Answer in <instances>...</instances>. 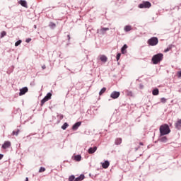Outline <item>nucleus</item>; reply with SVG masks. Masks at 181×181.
Listing matches in <instances>:
<instances>
[{
  "label": "nucleus",
  "mask_w": 181,
  "mask_h": 181,
  "mask_svg": "<svg viewBox=\"0 0 181 181\" xmlns=\"http://www.w3.org/2000/svg\"><path fill=\"white\" fill-rule=\"evenodd\" d=\"M4 36H6V32L2 31V32H1V37H4Z\"/></svg>",
  "instance_id": "obj_33"
},
{
  "label": "nucleus",
  "mask_w": 181,
  "mask_h": 181,
  "mask_svg": "<svg viewBox=\"0 0 181 181\" xmlns=\"http://www.w3.org/2000/svg\"><path fill=\"white\" fill-rule=\"evenodd\" d=\"M81 125V122H78L73 125L72 129H74V131H76V129H78V127H80Z\"/></svg>",
  "instance_id": "obj_10"
},
{
  "label": "nucleus",
  "mask_w": 181,
  "mask_h": 181,
  "mask_svg": "<svg viewBox=\"0 0 181 181\" xmlns=\"http://www.w3.org/2000/svg\"><path fill=\"white\" fill-rule=\"evenodd\" d=\"M139 145H141V146H142V145H144V143L140 142V143H139Z\"/></svg>",
  "instance_id": "obj_40"
},
{
  "label": "nucleus",
  "mask_w": 181,
  "mask_h": 181,
  "mask_svg": "<svg viewBox=\"0 0 181 181\" xmlns=\"http://www.w3.org/2000/svg\"><path fill=\"white\" fill-rule=\"evenodd\" d=\"M163 59V54H157L152 57V62L153 64H158V63H160Z\"/></svg>",
  "instance_id": "obj_2"
},
{
  "label": "nucleus",
  "mask_w": 181,
  "mask_h": 181,
  "mask_svg": "<svg viewBox=\"0 0 181 181\" xmlns=\"http://www.w3.org/2000/svg\"><path fill=\"white\" fill-rule=\"evenodd\" d=\"M35 29H36V25H34Z\"/></svg>",
  "instance_id": "obj_42"
},
{
  "label": "nucleus",
  "mask_w": 181,
  "mask_h": 181,
  "mask_svg": "<svg viewBox=\"0 0 181 181\" xmlns=\"http://www.w3.org/2000/svg\"><path fill=\"white\" fill-rule=\"evenodd\" d=\"M160 101H161V103H163V104H165V103H166V99H165V98H162L160 99Z\"/></svg>",
  "instance_id": "obj_34"
},
{
  "label": "nucleus",
  "mask_w": 181,
  "mask_h": 181,
  "mask_svg": "<svg viewBox=\"0 0 181 181\" xmlns=\"http://www.w3.org/2000/svg\"><path fill=\"white\" fill-rule=\"evenodd\" d=\"M105 91H107V88H103L99 92V95H103L104 94V93H105Z\"/></svg>",
  "instance_id": "obj_22"
},
{
  "label": "nucleus",
  "mask_w": 181,
  "mask_h": 181,
  "mask_svg": "<svg viewBox=\"0 0 181 181\" xmlns=\"http://www.w3.org/2000/svg\"><path fill=\"white\" fill-rule=\"evenodd\" d=\"M95 151H97V146L90 147L88 149V153H90V154L94 153V152H95Z\"/></svg>",
  "instance_id": "obj_14"
},
{
  "label": "nucleus",
  "mask_w": 181,
  "mask_h": 181,
  "mask_svg": "<svg viewBox=\"0 0 181 181\" xmlns=\"http://www.w3.org/2000/svg\"><path fill=\"white\" fill-rule=\"evenodd\" d=\"M28 87H24V88L20 89L19 95H24V94H26V93H28Z\"/></svg>",
  "instance_id": "obj_7"
},
{
  "label": "nucleus",
  "mask_w": 181,
  "mask_h": 181,
  "mask_svg": "<svg viewBox=\"0 0 181 181\" xmlns=\"http://www.w3.org/2000/svg\"><path fill=\"white\" fill-rule=\"evenodd\" d=\"M42 70H45L46 69V65H42Z\"/></svg>",
  "instance_id": "obj_37"
},
{
  "label": "nucleus",
  "mask_w": 181,
  "mask_h": 181,
  "mask_svg": "<svg viewBox=\"0 0 181 181\" xmlns=\"http://www.w3.org/2000/svg\"><path fill=\"white\" fill-rule=\"evenodd\" d=\"M49 100H52L51 93H48L47 95L41 100V107H43V105H45V103H47V101H49Z\"/></svg>",
  "instance_id": "obj_4"
},
{
  "label": "nucleus",
  "mask_w": 181,
  "mask_h": 181,
  "mask_svg": "<svg viewBox=\"0 0 181 181\" xmlns=\"http://www.w3.org/2000/svg\"><path fill=\"white\" fill-rule=\"evenodd\" d=\"M128 49V45H124L121 49V52L122 53V54H125V53H127V49Z\"/></svg>",
  "instance_id": "obj_15"
},
{
  "label": "nucleus",
  "mask_w": 181,
  "mask_h": 181,
  "mask_svg": "<svg viewBox=\"0 0 181 181\" xmlns=\"http://www.w3.org/2000/svg\"><path fill=\"white\" fill-rule=\"evenodd\" d=\"M122 144V139L121 138H117L115 140V145H121Z\"/></svg>",
  "instance_id": "obj_18"
},
{
  "label": "nucleus",
  "mask_w": 181,
  "mask_h": 181,
  "mask_svg": "<svg viewBox=\"0 0 181 181\" xmlns=\"http://www.w3.org/2000/svg\"><path fill=\"white\" fill-rule=\"evenodd\" d=\"M67 37H68V40H70V35H68Z\"/></svg>",
  "instance_id": "obj_39"
},
{
  "label": "nucleus",
  "mask_w": 181,
  "mask_h": 181,
  "mask_svg": "<svg viewBox=\"0 0 181 181\" xmlns=\"http://www.w3.org/2000/svg\"><path fill=\"white\" fill-rule=\"evenodd\" d=\"M99 57L100 60H101L103 63L107 62V60H108V58L105 57V55H100Z\"/></svg>",
  "instance_id": "obj_13"
},
{
  "label": "nucleus",
  "mask_w": 181,
  "mask_h": 181,
  "mask_svg": "<svg viewBox=\"0 0 181 181\" xmlns=\"http://www.w3.org/2000/svg\"><path fill=\"white\" fill-rule=\"evenodd\" d=\"M119 92L114 91L111 93L110 97L111 98H113V100H115L119 97Z\"/></svg>",
  "instance_id": "obj_6"
},
{
  "label": "nucleus",
  "mask_w": 181,
  "mask_h": 181,
  "mask_svg": "<svg viewBox=\"0 0 181 181\" xmlns=\"http://www.w3.org/2000/svg\"><path fill=\"white\" fill-rule=\"evenodd\" d=\"M107 30H110V28H103L100 29V32H101L102 35H104V33H105V32H107Z\"/></svg>",
  "instance_id": "obj_21"
},
{
  "label": "nucleus",
  "mask_w": 181,
  "mask_h": 181,
  "mask_svg": "<svg viewBox=\"0 0 181 181\" xmlns=\"http://www.w3.org/2000/svg\"><path fill=\"white\" fill-rule=\"evenodd\" d=\"M161 142H166V141H168V138L166 136H163L160 139Z\"/></svg>",
  "instance_id": "obj_28"
},
{
  "label": "nucleus",
  "mask_w": 181,
  "mask_h": 181,
  "mask_svg": "<svg viewBox=\"0 0 181 181\" xmlns=\"http://www.w3.org/2000/svg\"><path fill=\"white\" fill-rule=\"evenodd\" d=\"M84 180V175H81L79 177L75 179V181H81Z\"/></svg>",
  "instance_id": "obj_20"
},
{
  "label": "nucleus",
  "mask_w": 181,
  "mask_h": 181,
  "mask_svg": "<svg viewBox=\"0 0 181 181\" xmlns=\"http://www.w3.org/2000/svg\"><path fill=\"white\" fill-rule=\"evenodd\" d=\"M170 134V128H169V125L165 124L160 127V136H163L164 135H168Z\"/></svg>",
  "instance_id": "obj_1"
},
{
  "label": "nucleus",
  "mask_w": 181,
  "mask_h": 181,
  "mask_svg": "<svg viewBox=\"0 0 181 181\" xmlns=\"http://www.w3.org/2000/svg\"><path fill=\"white\" fill-rule=\"evenodd\" d=\"M173 47V45H168V47L164 50L165 53H168V52H170Z\"/></svg>",
  "instance_id": "obj_17"
},
{
  "label": "nucleus",
  "mask_w": 181,
  "mask_h": 181,
  "mask_svg": "<svg viewBox=\"0 0 181 181\" xmlns=\"http://www.w3.org/2000/svg\"><path fill=\"white\" fill-rule=\"evenodd\" d=\"M147 43L149 46H156L159 43V40L156 37H153L148 40Z\"/></svg>",
  "instance_id": "obj_3"
},
{
  "label": "nucleus",
  "mask_w": 181,
  "mask_h": 181,
  "mask_svg": "<svg viewBox=\"0 0 181 181\" xmlns=\"http://www.w3.org/2000/svg\"><path fill=\"white\" fill-rule=\"evenodd\" d=\"M11 145V141H7L4 142V144L2 145L1 148H3V149H6L8 148H10Z\"/></svg>",
  "instance_id": "obj_8"
},
{
  "label": "nucleus",
  "mask_w": 181,
  "mask_h": 181,
  "mask_svg": "<svg viewBox=\"0 0 181 181\" xmlns=\"http://www.w3.org/2000/svg\"><path fill=\"white\" fill-rule=\"evenodd\" d=\"M21 43H22V40H19L18 41H17L15 43V46H19V45H21Z\"/></svg>",
  "instance_id": "obj_31"
},
{
  "label": "nucleus",
  "mask_w": 181,
  "mask_h": 181,
  "mask_svg": "<svg viewBox=\"0 0 181 181\" xmlns=\"http://www.w3.org/2000/svg\"><path fill=\"white\" fill-rule=\"evenodd\" d=\"M177 77L180 78L181 77V71H178L177 73Z\"/></svg>",
  "instance_id": "obj_35"
},
{
  "label": "nucleus",
  "mask_w": 181,
  "mask_h": 181,
  "mask_svg": "<svg viewBox=\"0 0 181 181\" xmlns=\"http://www.w3.org/2000/svg\"><path fill=\"white\" fill-rule=\"evenodd\" d=\"M153 95H158L159 94V89H154L152 92Z\"/></svg>",
  "instance_id": "obj_23"
},
{
  "label": "nucleus",
  "mask_w": 181,
  "mask_h": 181,
  "mask_svg": "<svg viewBox=\"0 0 181 181\" xmlns=\"http://www.w3.org/2000/svg\"><path fill=\"white\" fill-rule=\"evenodd\" d=\"M108 166H110V162L108 160L102 163V168H103V169H108Z\"/></svg>",
  "instance_id": "obj_11"
},
{
  "label": "nucleus",
  "mask_w": 181,
  "mask_h": 181,
  "mask_svg": "<svg viewBox=\"0 0 181 181\" xmlns=\"http://www.w3.org/2000/svg\"><path fill=\"white\" fill-rule=\"evenodd\" d=\"M120 58H121V53H119L117 54V57H116L117 61L118 62V60H119Z\"/></svg>",
  "instance_id": "obj_32"
},
{
  "label": "nucleus",
  "mask_w": 181,
  "mask_h": 181,
  "mask_svg": "<svg viewBox=\"0 0 181 181\" xmlns=\"http://www.w3.org/2000/svg\"><path fill=\"white\" fill-rule=\"evenodd\" d=\"M127 94L129 95V97H132L133 93L132 91L127 90Z\"/></svg>",
  "instance_id": "obj_30"
},
{
  "label": "nucleus",
  "mask_w": 181,
  "mask_h": 181,
  "mask_svg": "<svg viewBox=\"0 0 181 181\" xmlns=\"http://www.w3.org/2000/svg\"><path fill=\"white\" fill-rule=\"evenodd\" d=\"M2 158H4V155L3 154H0V160H1V159H2Z\"/></svg>",
  "instance_id": "obj_38"
},
{
  "label": "nucleus",
  "mask_w": 181,
  "mask_h": 181,
  "mask_svg": "<svg viewBox=\"0 0 181 181\" xmlns=\"http://www.w3.org/2000/svg\"><path fill=\"white\" fill-rule=\"evenodd\" d=\"M19 4L20 5H21V6H23L24 8H28V2H26V1L25 0H20Z\"/></svg>",
  "instance_id": "obj_12"
},
{
  "label": "nucleus",
  "mask_w": 181,
  "mask_h": 181,
  "mask_svg": "<svg viewBox=\"0 0 181 181\" xmlns=\"http://www.w3.org/2000/svg\"><path fill=\"white\" fill-rule=\"evenodd\" d=\"M124 30H125V32H129V31L132 30V27L131 25H126L124 27Z\"/></svg>",
  "instance_id": "obj_19"
},
{
  "label": "nucleus",
  "mask_w": 181,
  "mask_h": 181,
  "mask_svg": "<svg viewBox=\"0 0 181 181\" xmlns=\"http://www.w3.org/2000/svg\"><path fill=\"white\" fill-rule=\"evenodd\" d=\"M151 6H152V4L149 1H143L142 4L139 5V8L141 9L144 8H151Z\"/></svg>",
  "instance_id": "obj_5"
},
{
  "label": "nucleus",
  "mask_w": 181,
  "mask_h": 181,
  "mask_svg": "<svg viewBox=\"0 0 181 181\" xmlns=\"http://www.w3.org/2000/svg\"><path fill=\"white\" fill-rule=\"evenodd\" d=\"M42 172H46V168L41 167L39 170V173H42Z\"/></svg>",
  "instance_id": "obj_29"
},
{
  "label": "nucleus",
  "mask_w": 181,
  "mask_h": 181,
  "mask_svg": "<svg viewBox=\"0 0 181 181\" xmlns=\"http://www.w3.org/2000/svg\"><path fill=\"white\" fill-rule=\"evenodd\" d=\"M69 127V124H67V122H65L62 126V129L64 130H66L67 129V127Z\"/></svg>",
  "instance_id": "obj_25"
},
{
  "label": "nucleus",
  "mask_w": 181,
  "mask_h": 181,
  "mask_svg": "<svg viewBox=\"0 0 181 181\" xmlns=\"http://www.w3.org/2000/svg\"><path fill=\"white\" fill-rule=\"evenodd\" d=\"M31 40H32V39L28 38V39H27V40H25V42H26L27 43H29Z\"/></svg>",
  "instance_id": "obj_36"
},
{
  "label": "nucleus",
  "mask_w": 181,
  "mask_h": 181,
  "mask_svg": "<svg viewBox=\"0 0 181 181\" xmlns=\"http://www.w3.org/2000/svg\"><path fill=\"white\" fill-rule=\"evenodd\" d=\"M49 28H51L52 29H54V28H56V24L54 23L51 22L49 25Z\"/></svg>",
  "instance_id": "obj_26"
},
{
  "label": "nucleus",
  "mask_w": 181,
  "mask_h": 181,
  "mask_svg": "<svg viewBox=\"0 0 181 181\" xmlns=\"http://www.w3.org/2000/svg\"><path fill=\"white\" fill-rule=\"evenodd\" d=\"M74 180H76V177H74V175H71L69 177V181H74Z\"/></svg>",
  "instance_id": "obj_27"
},
{
  "label": "nucleus",
  "mask_w": 181,
  "mask_h": 181,
  "mask_svg": "<svg viewBox=\"0 0 181 181\" xmlns=\"http://www.w3.org/2000/svg\"><path fill=\"white\" fill-rule=\"evenodd\" d=\"M25 181H29V178L26 177Z\"/></svg>",
  "instance_id": "obj_41"
},
{
  "label": "nucleus",
  "mask_w": 181,
  "mask_h": 181,
  "mask_svg": "<svg viewBox=\"0 0 181 181\" xmlns=\"http://www.w3.org/2000/svg\"><path fill=\"white\" fill-rule=\"evenodd\" d=\"M74 160H76V162H80V160H81V155H76L74 156Z\"/></svg>",
  "instance_id": "obj_16"
},
{
  "label": "nucleus",
  "mask_w": 181,
  "mask_h": 181,
  "mask_svg": "<svg viewBox=\"0 0 181 181\" xmlns=\"http://www.w3.org/2000/svg\"><path fill=\"white\" fill-rule=\"evenodd\" d=\"M19 132H20L19 129L14 130L12 132V135H16V136H18V135L19 134Z\"/></svg>",
  "instance_id": "obj_24"
},
{
  "label": "nucleus",
  "mask_w": 181,
  "mask_h": 181,
  "mask_svg": "<svg viewBox=\"0 0 181 181\" xmlns=\"http://www.w3.org/2000/svg\"><path fill=\"white\" fill-rule=\"evenodd\" d=\"M175 127L177 129H181V119L177 120L175 124Z\"/></svg>",
  "instance_id": "obj_9"
}]
</instances>
